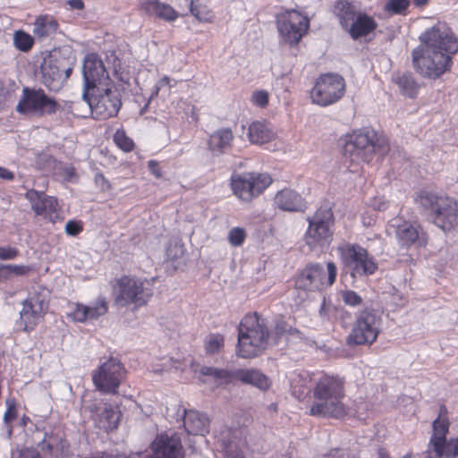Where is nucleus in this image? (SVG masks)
<instances>
[{
    "instance_id": "nucleus-1",
    "label": "nucleus",
    "mask_w": 458,
    "mask_h": 458,
    "mask_svg": "<svg viewBox=\"0 0 458 458\" xmlns=\"http://www.w3.org/2000/svg\"><path fill=\"white\" fill-rule=\"evenodd\" d=\"M419 39L420 45L411 52L413 69L424 79L437 80L451 69L458 38L445 22L438 21Z\"/></svg>"
},
{
    "instance_id": "nucleus-2",
    "label": "nucleus",
    "mask_w": 458,
    "mask_h": 458,
    "mask_svg": "<svg viewBox=\"0 0 458 458\" xmlns=\"http://www.w3.org/2000/svg\"><path fill=\"white\" fill-rule=\"evenodd\" d=\"M309 414L314 417L341 419L347 413L344 381L336 376L322 375L313 384Z\"/></svg>"
},
{
    "instance_id": "nucleus-3",
    "label": "nucleus",
    "mask_w": 458,
    "mask_h": 458,
    "mask_svg": "<svg viewBox=\"0 0 458 458\" xmlns=\"http://www.w3.org/2000/svg\"><path fill=\"white\" fill-rule=\"evenodd\" d=\"M343 154L351 162L369 163L375 154L385 156L390 150L389 140L371 127L352 131L341 139Z\"/></svg>"
},
{
    "instance_id": "nucleus-4",
    "label": "nucleus",
    "mask_w": 458,
    "mask_h": 458,
    "mask_svg": "<svg viewBox=\"0 0 458 458\" xmlns=\"http://www.w3.org/2000/svg\"><path fill=\"white\" fill-rule=\"evenodd\" d=\"M238 356L249 359L259 355L268 344L266 319L257 313L246 315L238 328Z\"/></svg>"
},
{
    "instance_id": "nucleus-5",
    "label": "nucleus",
    "mask_w": 458,
    "mask_h": 458,
    "mask_svg": "<svg viewBox=\"0 0 458 458\" xmlns=\"http://www.w3.org/2000/svg\"><path fill=\"white\" fill-rule=\"evenodd\" d=\"M419 203L430 211L434 224L443 231L458 225V203L445 195L423 191L418 196Z\"/></svg>"
},
{
    "instance_id": "nucleus-6",
    "label": "nucleus",
    "mask_w": 458,
    "mask_h": 458,
    "mask_svg": "<svg viewBox=\"0 0 458 458\" xmlns=\"http://www.w3.org/2000/svg\"><path fill=\"white\" fill-rule=\"evenodd\" d=\"M449 426L446 411L442 408L438 417L433 421V432L426 458H458V435L446 441Z\"/></svg>"
},
{
    "instance_id": "nucleus-7",
    "label": "nucleus",
    "mask_w": 458,
    "mask_h": 458,
    "mask_svg": "<svg viewBox=\"0 0 458 458\" xmlns=\"http://www.w3.org/2000/svg\"><path fill=\"white\" fill-rule=\"evenodd\" d=\"M308 221L304 240L310 249L318 250L328 246L334 234V215L331 208L320 207Z\"/></svg>"
},
{
    "instance_id": "nucleus-8",
    "label": "nucleus",
    "mask_w": 458,
    "mask_h": 458,
    "mask_svg": "<svg viewBox=\"0 0 458 458\" xmlns=\"http://www.w3.org/2000/svg\"><path fill=\"white\" fill-rule=\"evenodd\" d=\"M337 267L333 262L327 264V269L318 263H310L297 275L295 286L306 292H322L335 281Z\"/></svg>"
},
{
    "instance_id": "nucleus-9",
    "label": "nucleus",
    "mask_w": 458,
    "mask_h": 458,
    "mask_svg": "<svg viewBox=\"0 0 458 458\" xmlns=\"http://www.w3.org/2000/svg\"><path fill=\"white\" fill-rule=\"evenodd\" d=\"M74 58L54 52L44 58L41 64L42 83L51 91H58L70 77Z\"/></svg>"
},
{
    "instance_id": "nucleus-10",
    "label": "nucleus",
    "mask_w": 458,
    "mask_h": 458,
    "mask_svg": "<svg viewBox=\"0 0 458 458\" xmlns=\"http://www.w3.org/2000/svg\"><path fill=\"white\" fill-rule=\"evenodd\" d=\"M381 326L382 317L377 310H362L356 314L347 343L355 345L372 344L380 333Z\"/></svg>"
},
{
    "instance_id": "nucleus-11",
    "label": "nucleus",
    "mask_w": 458,
    "mask_h": 458,
    "mask_svg": "<svg viewBox=\"0 0 458 458\" xmlns=\"http://www.w3.org/2000/svg\"><path fill=\"white\" fill-rule=\"evenodd\" d=\"M337 250L352 277L371 276L378 268L376 259L359 244L345 242L341 244Z\"/></svg>"
},
{
    "instance_id": "nucleus-12",
    "label": "nucleus",
    "mask_w": 458,
    "mask_h": 458,
    "mask_svg": "<svg viewBox=\"0 0 458 458\" xmlns=\"http://www.w3.org/2000/svg\"><path fill=\"white\" fill-rule=\"evenodd\" d=\"M272 182L267 173L247 172L234 174L231 178L233 194L242 201L250 202L259 196Z\"/></svg>"
},
{
    "instance_id": "nucleus-13",
    "label": "nucleus",
    "mask_w": 458,
    "mask_h": 458,
    "mask_svg": "<svg viewBox=\"0 0 458 458\" xmlns=\"http://www.w3.org/2000/svg\"><path fill=\"white\" fill-rule=\"evenodd\" d=\"M152 295L148 284L140 279L124 276L116 281L115 302L121 306L145 305Z\"/></svg>"
},
{
    "instance_id": "nucleus-14",
    "label": "nucleus",
    "mask_w": 458,
    "mask_h": 458,
    "mask_svg": "<svg viewBox=\"0 0 458 458\" xmlns=\"http://www.w3.org/2000/svg\"><path fill=\"white\" fill-rule=\"evenodd\" d=\"M344 92V79L336 73H326L317 80L310 91V98L313 103L327 106L340 100Z\"/></svg>"
},
{
    "instance_id": "nucleus-15",
    "label": "nucleus",
    "mask_w": 458,
    "mask_h": 458,
    "mask_svg": "<svg viewBox=\"0 0 458 458\" xmlns=\"http://www.w3.org/2000/svg\"><path fill=\"white\" fill-rule=\"evenodd\" d=\"M126 369L116 358L111 357L92 373V381L98 390L105 394H116L124 379Z\"/></svg>"
},
{
    "instance_id": "nucleus-16",
    "label": "nucleus",
    "mask_w": 458,
    "mask_h": 458,
    "mask_svg": "<svg viewBox=\"0 0 458 458\" xmlns=\"http://www.w3.org/2000/svg\"><path fill=\"white\" fill-rule=\"evenodd\" d=\"M48 303L49 294L47 291L30 294L20 311V319L16 322L17 329L24 332L33 330L47 313Z\"/></svg>"
},
{
    "instance_id": "nucleus-17",
    "label": "nucleus",
    "mask_w": 458,
    "mask_h": 458,
    "mask_svg": "<svg viewBox=\"0 0 458 458\" xmlns=\"http://www.w3.org/2000/svg\"><path fill=\"white\" fill-rule=\"evenodd\" d=\"M19 113L40 112L55 114L63 112L62 105L55 99L48 97L43 89L23 88L22 96L17 104Z\"/></svg>"
},
{
    "instance_id": "nucleus-18",
    "label": "nucleus",
    "mask_w": 458,
    "mask_h": 458,
    "mask_svg": "<svg viewBox=\"0 0 458 458\" xmlns=\"http://www.w3.org/2000/svg\"><path fill=\"white\" fill-rule=\"evenodd\" d=\"M309 25V19L295 10L286 11L277 16L278 32L290 45L297 44L301 39Z\"/></svg>"
},
{
    "instance_id": "nucleus-19",
    "label": "nucleus",
    "mask_w": 458,
    "mask_h": 458,
    "mask_svg": "<svg viewBox=\"0 0 458 458\" xmlns=\"http://www.w3.org/2000/svg\"><path fill=\"white\" fill-rule=\"evenodd\" d=\"M84 89L82 98H88L89 91L99 90L102 86H110V79L101 59L96 54L85 56L82 66Z\"/></svg>"
},
{
    "instance_id": "nucleus-20",
    "label": "nucleus",
    "mask_w": 458,
    "mask_h": 458,
    "mask_svg": "<svg viewBox=\"0 0 458 458\" xmlns=\"http://www.w3.org/2000/svg\"><path fill=\"white\" fill-rule=\"evenodd\" d=\"M83 99L95 114H117L122 106L119 92L113 90L109 86H102L99 90L89 91L88 98Z\"/></svg>"
},
{
    "instance_id": "nucleus-21",
    "label": "nucleus",
    "mask_w": 458,
    "mask_h": 458,
    "mask_svg": "<svg viewBox=\"0 0 458 458\" xmlns=\"http://www.w3.org/2000/svg\"><path fill=\"white\" fill-rule=\"evenodd\" d=\"M153 454L146 458H182L180 437L175 434L158 435L151 445Z\"/></svg>"
},
{
    "instance_id": "nucleus-22",
    "label": "nucleus",
    "mask_w": 458,
    "mask_h": 458,
    "mask_svg": "<svg viewBox=\"0 0 458 458\" xmlns=\"http://www.w3.org/2000/svg\"><path fill=\"white\" fill-rule=\"evenodd\" d=\"M30 202L32 209L37 215L43 216L50 220L57 216V200L54 197L47 196L44 192L29 190L25 194Z\"/></svg>"
},
{
    "instance_id": "nucleus-23",
    "label": "nucleus",
    "mask_w": 458,
    "mask_h": 458,
    "mask_svg": "<svg viewBox=\"0 0 458 458\" xmlns=\"http://www.w3.org/2000/svg\"><path fill=\"white\" fill-rule=\"evenodd\" d=\"M91 416L96 425L105 430L110 431L117 428L120 413L110 403H98L91 408Z\"/></svg>"
},
{
    "instance_id": "nucleus-24",
    "label": "nucleus",
    "mask_w": 458,
    "mask_h": 458,
    "mask_svg": "<svg viewBox=\"0 0 458 458\" xmlns=\"http://www.w3.org/2000/svg\"><path fill=\"white\" fill-rule=\"evenodd\" d=\"M108 310L107 301L104 297H98L90 305L77 303L71 317L77 322H85L89 319H97L105 315Z\"/></svg>"
},
{
    "instance_id": "nucleus-25",
    "label": "nucleus",
    "mask_w": 458,
    "mask_h": 458,
    "mask_svg": "<svg viewBox=\"0 0 458 458\" xmlns=\"http://www.w3.org/2000/svg\"><path fill=\"white\" fill-rule=\"evenodd\" d=\"M183 426L187 433L205 436L209 431L208 418L197 411H184Z\"/></svg>"
},
{
    "instance_id": "nucleus-26",
    "label": "nucleus",
    "mask_w": 458,
    "mask_h": 458,
    "mask_svg": "<svg viewBox=\"0 0 458 458\" xmlns=\"http://www.w3.org/2000/svg\"><path fill=\"white\" fill-rule=\"evenodd\" d=\"M377 27V23L371 16L360 13L346 31L352 39L358 40L372 33Z\"/></svg>"
},
{
    "instance_id": "nucleus-27",
    "label": "nucleus",
    "mask_w": 458,
    "mask_h": 458,
    "mask_svg": "<svg viewBox=\"0 0 458 458\" xmlns=\"http://www.w3.org/2000/svg\"><path fill=\"white\" fill-rule=\"evenodd\" d=\"M395 237L398 243L404 248H409L413 244H420L422 242L419 226L410 222H403L396 226Z\"/></svg>"
},
{
    "instance_id": "nucleus-28",
    "label": "nucleus",
    "mask_w": 458,
    "mask_h": 458,
    "mask_svg": "<svg viewBox=\"0 0 458 458\" xmlns=\"http://www.w3.org/2000/svg\"><path fill=\"white\" fill-rule=\"evenodd\" d=\"M141 8L146 13L156 15L166 21H174L179 16V13L171 5L157 0L142 1Z\"/></svg>"
},
{
    "instance_id": "nucleus-29",
    "label": "nucleus",
    "mask_w": 458,
    "mask_h": 458,
    "mask_svg": "<svg viewBox=\"0 0 458 458\" xmlns=\"http://www.w3.org/2000/svg\"><path fill=\"white\" fill-rule=\"evenodd\" d=\"M276 206L284 211H299L302 208V198L293 190L284 189L275 197Z\"/></svg>"
},
{
    "instance_id": "nucleus-30",
    "label": "nucleus",
    "mask_w": 458,
    "mask_h": 458,
    "mask_svg": "<svg viewBox=\"0 0 458 458\" xmlns=\"http://www.w3.org/2000/svg\"><path fill=\"white\" fill-rule=\"evenodd\" d=\"M235 379L243 384L251 385L261 390L269 387V379L266 375L255 369H237L235 370Z\"/></svg>"
},
{
    "instance_id": "nucleus-31",
    "label": "nucleus",
    "mask_w": 458,
    "mask_h": 458,
    "mask_svg": "<svg viewBox=\"0 0 458 458\" xmlns=\"http://www.w3.org/2000/svg\"><path fill=\"white\" fill-rule=\"evenodd\" d=\"M250 141L253 144L262 145L273 140L276 133L263 122H253L248 127L247 132Z\"/></svg>"
},
{
    "instance_id": "nucleus-32",
    "label": "nucleus",
    "mask_w": 458,
    "mask_h": 458,
    "mask_svg": "<svg viewBox=\"0 0 458 458\" xmlns=\"http://www.w3.org/2000/svg\"><path fill=\"white\" fill-rule=\"evenodd\" d=\"M293 395L302 400L310 392L311 377L308 372L293 373L290 377Z\"/></svg>"
},
{
    "instance_id": "nucleus-33",
    "label": "nucleus",
    "mask_w": 458,
    "mask_h": 458,
    "mask_svg": "<svg viewBox=\"0 0 458 458\" xmlns=\"http://www.w3.org/2000/svg\"><path fill=\"white\" fill-rule=\"evenodd\" d=\"M56 21L50 15H39L33 23V35L39 38H47L55 33L57 30Z\"/></svg>"
},
{
    "instance_id": "nucleus-34",
    "label": "nucleus",
    "mask_w": 458,
    "mask_h": 458,
    "mask_svg": "<svg viewBox=\"0 0 458 458\" xmlns=\"http://www.w3.org/2000/svg\"><path fill=\"white\" fill-rule=\"evenodd\" d=\"M233 139L231 130L221 129L210 136L208 145L214 153H222L230 147Z\"/></svg>"
},
{
    "instance_id": "nucleus-35",
    "label": "nucleus",
    "mask_w": 458,
    "mask_h": 458,
    "mask_svg": "<svg viewBox=\"0 0 458 458\" xmlns=\"http://www.w3.org/2000/svg\"><path fill=\"white\" fill-rule=\"evenodd\" d=\"M393 81L398 86L403 95L409 98H415L417 96L420 86L411 75L398 73L394 75Z\"/></svg>"
},
{
    "instance_id": "nucleus-36",
    "label": "nucleus",
    "mask_w": 458,
    "mask_h": 458,
    "mask_svg": "<svg viewBox=\"0 0 458 458\" xmlns=\"http://www.w3.org/2000/svg\"><path fill=\"white\" fill-rule=\"evenodd\" d=\"M337 16L341 26L346 30L360 12L347 1H339L336 5Z\"/></svg>"
},
{
    "instance_id": "nucleus-37",
    "label": "nucleus",
    "mask_w": 458,
    "mask_h": 458,
    "mask_svg": "<svg viewBox=\"0 0 458 458\" xmlns=\"http://www.w3.org/2000/svg\"><path fill=\"white\" fill-rule=\"evenodd\" d=\"M203 376L209 377L216 385H225L235 379V371L214 367H203L200 369Z\"/></svg>"
},
{
    "instance_id": "nucleus-38",
    "label": "nucleus",
    "mask_w": 458,
    "mask_h": 458,
    "mask_svg": "<svg viewBox=\"0 0 458 458\" xmlns=\"http://www.w3.org/2000/svg\"><path fill=\"white\" fill-rule=\"evenodd\" d=\"M13 45L18 50L28 52L34 45V38L23 30H16L13 33Z\"/></svg>"
},
{
    "instance_id": "nucleus-39",
    "label": "nucleus",
    "mask_w": 458,
    "mask_h": 458,
    "mask_svg": "<svg viewBox=\"0 0 458 458\" xmlns=\"http://www.w3.org/2000/svg\"><path fill=\"white\" fill-rule=\"evenodd\" d=\"M6 406H7V409L4 414L3 419H4V422L5 424V427H6L7 437L11 438L12 434H13L12 422L17 417L16 403H15L14 399H7Z\"/></svg>"
},
{
    "instance_id": "nucleus-40",
    "label": "nucleus",
    "mask_w": 458,
    "mask_h": 458,
    "mask_svg": "<svg viewBox=\"0 0 458 458\" xmlns=\"http://www.w3.org/2000/svg\"><path fill=\"white\" fill-rule=\"evenodd\" d=\"M190 12L200 22H209L212 20L208 8L205 4L195 3L193 0L190 4Z\"/></svg>"
},
{
    "instance_id": "nucleus-41",
    "label": "nucleus",
    "mask_w": 458,
    "mask_h": 458,
    "mask_svg": "<svg viewBox=\"0 0 458 458\" xmlns=\"http://www.w3.org/2000/svg\"><path fill=\"white\" fill-rule=\"evenodd\" d=\"M410 0H388L385 11L389 14H404L410 5Z\"/></svg>"
},
{
    "instance_id": "nucleus-42",
    "label": "nucleus",
    "mask_w": 458,
    "mask_h": 458,
    "mask_svg": "<svg viewBox=\"0 0 458 458\" xmlns=\"http://www.w3.org/2000/svg\"><path fill=\"white\" fill-rule=\"evenodd\" d=\"M115 145L124 152H131L134 148V142L129 138L123 130H117L114 135Z\"/></svg>"
},
{
    "instance_id": "nucleus-43",
    "label": "nucleus",
    "mask_w": 458,
    "mask_h": 458,
    "mask_svg": "<svg viewBox=\"0 0 458 458\" xmlns=\"http://www.w3.org/2000/svg\"><path fill=\"white\" fill-rule=\"evenodd\" d=\"M247 233L242 227H233L229 230L227 239L229 243L233 247L242 246L246 239Z\"/></svg>"
},
{
    "instance_id": "nucleus-44",
    "label": "nucleus",
    "mask_w": 458,
    "mask_h": 458,
    "mask_svg": "<svg viewBox=\"0 0 458 458\" xmlns=\"http://www.w3.org/2000/svg\"><path fill=\"white\" fill-rule=\"evenodd\" d=\"M205 344L208 353H216L224 346V337L221 335H210Z\"/></svg>"
},
{
    "instance_id": "nucleus-45",
    "label": "nucleus",
    "mask_w": 458,
    "mask_h": 458,
    "mask_svg": "<svg viewBox=\"0 0 458 458\" xmlns=\"http://www.w3.org/2000/svg\"><path fill=\"white\" fill-rule=\"evenodd\" d=\"M343 301L351 307H356L362 302V298L354 291L347 290L342 293Z\"/></svg>"
},
{
    "instance_id": "nucleus-46",
    "label": "nucleus",
    "mask_w": 458,
    "mask_h": 458,
    "mask_svg": "<svg viewBox=\"0 0 458 458\" xmlns=\"http://www.w3.org/2000/svg\"><path fill=\"white\" fill-rule=\"evenodd\" d=\"M19 254V250L15 247L0 246V259L10 260L15 259Z\"/></svg>"
},
{
    "instance_id": "nucleus-47",
    "label": "nucleus",
    "mask_w": 458,
    "mask_h": 458,
    "mask_svg": "<svg viewBox=\"0 0 458 458\" xmlns=\"http://www.w3.org/2000/svg\"><path fill=\"white\" fill-rule=\"evenodd\" d=\"M82 224L79 221L69 220L66 225L64 231L66 234L70 236H76L82 231Z\"/></svg>"
},
{
    "instance_id": "nucleus-48",
    "label": "nucleus",
    "mask_w": 458,
    "mask_h": 458,
    "mask_svg": "<svg viewBox=\"0 0 458 458\" xmlns=\"http://www.w3.org/2000/svg\"><path fill=\"white\" fill-rule=\"evenodd\" d=\"M251 101L258 106H265L268 102V94L264 90L256 91L252 94Z\"/></svg>"
},
{
    "instance_id": "nucleus-49",
    "label": "nucleus",
    "mask_w": 458,
    "mask_h": 458,
    "mask_svg": "<svg viewBox=\"0 0 458 458\" xmlns=\"http://www.w3.org/2000/svg\"><path fill=\"white\" fill-rule=\"evenodd\" d=\"M15 452L18 454V458H41L39 453L35 448H17Z\"/></svg>"
},
{
    "instance_id": "nucleus-50",
    "label": "nucleus",
    "mask_w": 458,
    "mask_h": 458,
    "mask_svg": "<svg viewBox=\"0 0 458 458\" xmlns=\"http://www.w3.org/2000/svg\"><path fill=\"white\" fill-rule=\"evenodd\" d=\"M183 253V248L180 244H171L166 250V257L170 259H175L182 256Z\"/></svg>"
},
{
    "instance_id": "nucleus-51",
    "label": "nucleus",
    "mask_w": 458,
    "mask_h": 458,
    "mask_svg": "<svg viewBox=\"0 0 458 458\" xmlns=\"http://www.w3.org/2000/svg\"><path fill=\"white\" fill-rule=\"evenodd\" d=\"M10 275L23 276L30 271V267L24 265H7Z\"/></svg>"
},
{
    "instance_id": "nucleus-52",
    "label": "nucleus",
    "mask_w": 458,
    "mask_h": 458,
    "mask_svg": "<svg viewBox=\"0 0 458 458\" xmlns=\"http://www.w3.org/2000/svg\"><path fill=\"white\" fill-rule=\"evenodd\" d=\"M275 330L276 335H280L288 332H292L293 328L291 327H288V325L284 321L279 320L276 324Z\"/></svg>"
},
{
    "instance_id": "nucleus-53",
    "label": "nucleus",
    "mask_w": 458,
    "mask_h": 458,
    "mask_svg": "<svg viewBox=\"0 0 458 458\" xmlns=\"http://www.w3.org/2000/svg\"><path fill=\"white\" fill-rule=\"evenodd\" d=\"M148 167L149 172L156 177L159 178L162 175L161 169L158 165V163L155 160H149L148 162Z\"/></svg>"
},
{
    "instance_id": "nucleus-54",
    "label": "nucleus",
    "mask_w": 458,
    "mask_h": 458,
    "mask_svg": "<svg viewBox=\"0 0 458 458\" xmlns=\"http://www.w3.org/2000/svg\"><path fill=\"white\" fill-rule=\"evenodd\" d=\"M233 445L229 444L225 447V452L229 458H244L242 452L234 450Z\"/></svg>"
},
{
    "instance_id": "nucleus-55",
    "label": "nucleus",
    "mask_w": 458,
    "mask_h": 458,
    "mask_svg": "<svg viewBox=\"0 0 458 458\" xmlns=\"http://www.w3.org/2000/svg\"><path fill=\"white\" fill-rule=\"evenodd\" d=\"M56 442V439L54 438L53 437H48L47 438L45 437L43 439V441L41 442V448L44 450V449H47L49 452H53L54 450V447H55V444Z\"/></svg>"
},
{
    "instance_id": "nucleus-56",
    "label": "nucleus",
    "mask_w": 458,
    "mask_h": 458,
    "mask_svg": "<svg viewBox=\"0 0 458 458\" xmlns=\"http://www.w3.org/2000/svg\"><path fill=\"white\" fill-rule=\"evenodd\" d=\"M165 87H170V78L168 76L162 77L155 85L154 88V93L157 94L158 91L165 88Z\"/></svg>"
},
{
    "instance_id": "nucleus-57",
    "label": "nucleus",
    "mask_w": 458,
    "mask_h": 458,
    "mask_svg": "<svg viewBox=\"0 0 458 458\" xmlns=\"http://www.w3.org/2000/svg\"><path fill=\"white\" fill-rule=\"evenodd\" d=\"M11 277L7 265H0V282L5 281Z\"/></svg>"
},
{
    "instance_id": "nucleus-58",
    "label": "nucleus",
    "mask_w": 458,
    "mask_h": 458,
    "mask_svg": "<svg viewBox=\"0 0 458 458\" xmlns=\"http://www.w3.org/2000/svg\"><path fill=\"white\" fill-rule=\"evenodd\" d=\"M13 177L14 175L13 172L4 167L0 166V178L11 181L13 179Z\"/></svg>"
},
{
    "instance_id": "nucleus-59",
    "label": "nucleus",
    "mask_w": 458,
    "mask_h": 458,
    "mask_svg": "<svg viewBox=\"0 0 458 458\" xmlns=\"http://www.w3.org/2000/svg\"><path fill=\"white\" fill-rule=\"evenodd\" d=\"M68 4L71 9L81 10L84 6L83 2L81 0H68Z\"/></svg>"
},
{
    "instance_id": "nucleus-60",
    "label": "nucleus",
    "mask_w": 458,
    "mask_h": 458,
    "mask_svg": "<svg viewBox=\"0 0 458 458\" xmlns=\"http://www.w3.org/2000/svg\"><path fill=\"white\" fill-rule=\"evenodd\" d=\"M323 458H344V451L339 449L333 450Z\"/></svg>"
},
{
    "instance_id": "nucleus-61",
    "label": "nucleus",
    "mask_w": 458,
    "mask_h": 458,
    "mask_svg": "<svg viewBox=\"0 0 458 458\" xmlns=\"http://www.w3.org/2000/svg\"><path fill=\"white\" fill-rule=\"evenodd\" d=\"M429 0H412L413 4L417 7H422L428 3Z\"/></svg>"
},
{
    "instance_id": "nucleus-62",
    "label": "nucleus",
    "mask_w": 458,
    "mask_h": 458,
    "mask_svg": "<svg viewBox=\"0 0 458 458\" xmlns=\"http://www.w3.org/2000/svg\"><path fill=\"white\" fill-rule=\"evenodd\" d=\"M378 457L379 458H390L388 453L385 449L378 450Z\"/></svg>"
},
{
    "instance_id": "nucleus-63",
    "label": "nucleus",
    "mask_w": 458,
    "mask_h": 458,
    "mask_svg": "<svg viewBox=\"0 0 458 458\" xmlns=\"http://www.w3.org/2000/svg\"><path fill=\"white\" fill-rule=\"evenodd\" d=\"M411 453L406 454L405 455L403 456V458H411Z\"/></svg>"
},
{
    "instance_id": "nucleus-64",
    "label": "nucleus",
    "mask_w": 458,
    "mask_h": 458,
    "mask_svg": "<svg viewBox=\"0 0 458 458\" xmlns=\"http://www.w3.org/2000/svg\"><path fill=\"white\" fill-rule=\"evenodd\" d=\"M27 420H29V419L24 417V418L22 419V423H23V424H25Z\"/></svg>"
}]
</instances>
